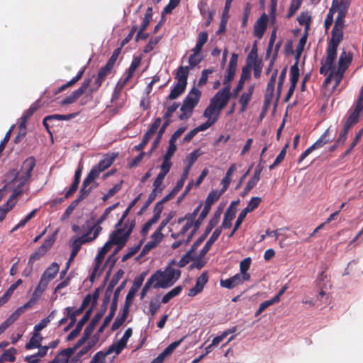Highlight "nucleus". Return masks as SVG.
Masks as SVG:
<instances>
[{
	"label": "nucleus",
	"mask_w": 363,
	"mask_h": 363,
	"mask_svg": "<svg viewBox=\"0 0 363 363\" xmlns=\"http://www.w3.org/2000/svg\"><path fill=\"white\" fill-rule=\"evenodd\" d=\"M36 165V160L34 157L31 156L28 157L22 164L21 169L19 172H17L16 169H11L9 171L8 177L13 176V178L11 181V182H14L17 180L20 181V183L17 185V186L13 189L12 194L8 201H9V203L11 204L13 200L17 197L21 196L23 193V187L27 181H28L32 175V172L34 167Z\"/></svg>",
	"instance_id": "f257e3e1"
},
{
	"label": "nucleus",
	"mask_w": 363,
	"mask_h": 363,
	"mask_svg": "<svg viewBox=\"0 0 363 363\" xmlns=\"http://www.w3.org/2000/svg\"><path fill=\"white\" fill-rule=\"evenodd\" d=\"M176 263L175 260H172L164 271L158 269L151 275L149 280L152 282L155 289H167L172 286L179 279L181 271L171 267V265Z\"/></svg>",
	"instance_id": "f03ea898"
},
{
	"label": "nucleus",
	"mask_w": 363,
	"mask_h": 363,
	"mask_svg": "<svg viewBox=\"0 0 363 363\" xmlns=\"http://www.w3.org/2000/svg\"><path fill=\"white\" fill-rule=\"evenodd\" d=\"M118 154L114 152H108L105 154L103 159L91 168L86 178L84 179L82 183L84 184V186H88L94 182V180H96L102 172L105 171L113 164Z\"/></svg>",
	"instance_id": "7ed1b4c3"
},
{
	"label": "nucleus",
	"mask_w": 363,
	"mask_h": 363,
	"mask_svg": "<svg viewBox=\"0 0 363 363\" xmlns=\"http://www.w3.org/2000/svg\"><path fill=\"white\" fill-rule=\"evenodd\" d=\"M201 92L197 88L193 87L187 96L183 100L180 108L182 113L179 116L181 121L190 118L192 115L194 108L197 106L200 101Z\"/></svg>",
	"instance_id": "20e7f679"
},
{
	"label": "nucleus",
	"mask_w": 363,
	"mask_h": 363,
	"mask_svg": "<svg viewBox=\"0 0 363 363\" xmlns=\"http://www.w3.org/2000/svg\"><path fill=\"white\" fill-rule=\"evenodd\" d=\"M135 225V220H132L130 223L127 221L124 224V228H118L112 232L110 235V239L107 242H110L111 247L113 244L125 245Z\"/></svg>",
	"instance_id": "39448f33"
},
{
	"label": "nucleus",
	"mask_w": 363,
	"mask_h": 363,
	"mask_svg": "<svg viewBox=\"0 0 363 363\" xmlns=\"http://www.w3.org/2000/svg\"><path fill=\"white\" fill-rule=\"evenodd\" d=\"M230 84L225 86L221 90H219L211 99L210 103L217 108V117L219 118L222 110L227 106L230 96Z\"/></svg>",
	"instance_id": "423d86ee"
},
{
	"label": "nucleus",
	"mask_w": 363,
	"mask_h": 363,
	"mask_svg": "<svg viewBox=\"0 0 363 363\" xmlns=\"http://www.w3.org/2000/svg\"><path fill=\"white\" fill-rule=\"evenodd\" d=\"M56 235L57 232L50 235L47 239L44 240L43 243L33 254L30 255L28 259L30 264H34L35 261L40 259L47 253V252L54 245L56 239Z\"/></svg>",
	"instance_id": "0eeeda50"
},
{
	"label": "nucleus",
	"mask_w": 363,
	"mask_h": 363,
	"mask_svg": "<svg viewBox=\"0 0 363 363\" xmlns=\"http://www.w3.org/2000/svg\"><path fill=\"white\" fill-rule=\"evenodd\" d=\"M330 130L327 129L320 138L314 143L312 145L308 147L300 156L298 159V163H301L309 154H311L314 150L322 147L324 145L329 143L333 140V138L329 137Z\"/></svg>",
	"instance_id": "6e6552de"
},
{
	"label": "nucleus",
	"mask_w": 363,
	"mask_h": 363,
	"mask_svg": "<svg viewBox=\"0 0 363 363\" xmlns=\"http://www.w3.org/2000/svg\"><path fill=\"white\" fill-rule=\"evenodd\" d=\"M120 205V202H117L112 206L108 207L104 213L100 216L97 221L91 227L88 228L87 232L91 234L93 232L92 239H96L102 230L101 224L107 218L108 214Z\"/></svg>",
	"instance_id": "1a4fd4ad"
},
{
	"label": "nucleus",
	"mask_w": 363,
	"mask_h": 363,
	"mask_svg": "<svg viewBox=\"0 0 363 363\" xmlns=\"http://www.w3.org/2000/svg\"><path fill=\"white\" fill-rule=\"evenodd\" d=\"M86 186H82L79 190V193L77 195V197L75 200H74L69 206L65 209L64 213L62 216V220H65L72 214L74 208L78 206V204L83 201L91 191V188L86 189Z\"/></svg>",
	"instance_id": "9d476101"
},
{
	"label": "nucleus",
	"mask_w": 363,
	"mask_h": 363,
	"mask_svg": "<svg viewBox=\"0 0 363 363\" xmlns=\"http://www.w3.org/2000/svg\"><path fill=\"white\" fill-rule=\"evenodd\" d=\"M91 78H86L84 80L79 88L74 90L69 96L65 97L61 102L62 106H66L74 103L89 88L91 82Z\"/></svg>",
	"instance_id": "9b49d317"
},
{
	"label": "nucleus",
	"mask_w": 363,
	"mask_h": 363,
	"mask_svg": "<svg viewBox=\"0 0 363 363\" xmlns=\"http://www.w3.org/2000/svg\"><path fill=\"white\" fill-rule=\"evenodd\" d=\"M89 233L86 232L85 234L82 235L81 237L77 238L72 243V250L70 255V257L67 262V266H69V263L72 260L77 256L78 252L79 251L82 245L93 241L94 239H92V237L89 236ZM68 267H67V268Z\"/></svg>",
	"instance_id": "f8f14e48"
},
{
	"label": "nucleus",
	"mask_w": 363,
	"mask_h": 363,
	"mask_svg": "<svg viewBox=\"0 0 363 363\" xmlns=\"http://www.w3.org/2000/svg\"><path fill=\"white\" fill-rule=\"evenodd\" d=\"M112 69L113 67L106 64L99 70L94 85L89 89V91L91 93L96 91L99 89V87L102 85V83L106 79V78L111 74Z\"/></svg>",
	"instance_id": "ddd939ff"
},
{
	"label": "nucleus",
	"mask_w": 363,
	"mask_h": 363,
	"mask_svg": "<svg viewBox=\"0 0 363 363\" xmlns=\"http://www.w3.org/2000/svg\"><path fill=\"white\" fill-rule=\"evenodd\" d=\"M238 60V55L233 53L227 68V73L225 75L223 79V84L225 86L230 84V82L234 79L237 68Z\"/></svg>",
	"instance_id": "4468645a"
},
{
	"label": "nucleus",
	"mask_w": 363,
	"mask_h": 363,
	"mask_svg": "<svg viewBox=\"0 0 363 363\" xmlns=\"http://www.w3.org/2000/svg\"><path fill=\"white\" fill-rule=\"evenodd\" d=\"M208 281V275L206 272H203L196 279V284L194 287L190 289L188 292V296L194 297L198 294L201 293L205 285Z\"/></svg>",
	"instance_id": "2eb2a0df"
},
{
	"label": "nucleus",
	"mask_w": 363,
	"mask_h": 363,
	"mask_svg": "<svg viewBox=\"0 0 363 363\" xmlns=\"http://www.w3.org/2000/svg\"><path fill=\"white\" fill-rule=\"evenodd\" d=\"M92 313V308H89L86 312L83 317L78 321L75 328L67 335V340L71 341L74 340L81 332L84 324L90 318Z\"/></svg>",
	"instance_id": "dca6fc26"
},
{
	"label": "nucleus",
	"mask_w": 363,
	"mask_h": 363,
	"mask_svg": "<svg viewBox=\"0 0 363 363\" xmlns=\"http://www.w3.org/2000/svg\"><path fill=\"white\" fill-rule=\"evenodd\" d=\"M238 203L239 200L233 201L231 203L226 212L225 213L222 225L220 228L228 229L231 227L232 220L235 218L236 213V209L233 208V206L238 204Z\"/></svg>",
	"instance_id": "f3484780"
},
{
	"label": "nucleus",
	"mask_w": 363,
	"mask_h": 363,
	"mask_svg": "<svg viewBox=\"0 0 363 363\" xmlns=\"http://www.w3.org/2000/svg\"><path fill=\"white\" fill-rule=\"evenodd\" d=\"M267 15L264 13L256 21L254 26V35L257 38H262L267 26Z\"/></svg>",
	"instance_id": "a211bd4d"
},
{
	"label": "nucleus",
	"mask_w": 363,
	"mask_h": 363,
	"mask_svg": "<svg viewBox=\"0 0 363 363\" xmlns=\"http://www.w3.org/2000/svg\"><path fill=\"white\" fill-rule=\"evenodd\" d=\"M106 311H104L103 310L101 312H97L94 316L92 318L90 323L88 324V325L85 328L84 331L83 333V336L85 337L86 339H89L91 335L93 333L96 325L101 320V318L103 317L104 313Z\"/></svg>",
	"instance_id": "6ab92c4d"
},
{
	"label": "nucleus",
	"mask_w": 363,
	"mask_h": 363,
	"mask_svg": "<svg viewBox=\"0 0 363 363\" xmlns=\"http://www.w3.org/2000/svg\"><path fill=\"white\" fill-rule=\"evenodd\" d=\"M145 275H146L145 273H143L140 276L135 278V279L133 281V286L130 289V290L126 296L125 300H127V302L131 301V300L134 298L135 294L139 290V289L141 287V286L144 281Z\"/></svg>",
	"instance_id": "aec40b11"
},
{
	"label": "nucleus",
	"mask_w": 363,
	"mask_h": 363,
	"mask_svg": "<svg viewBox=\"0 0 363 363\" xmlns=\"http://www.w3.org/2000/svg\"><path fill=\"white\" fill-rule=\"evenodd\" d=\"M222 230L221 228H217L209 239L206 242L205 245L203 247L202 250L200 252V256L203 257L205 256L207 252L210 250L212 245L218 240V237L221 234Z\"/></svg>",
	"instance_id": "412c9836"
},
{
	"label": "nucleus",
	"mask_w": 363,
	"mask_h": 363,
	"mask_svg": "<svg viewBox=\"0 0 363 363\" xmlns=\"http://www.w3.org/2000/svg\"><path fill=\"white\" fill-rule=\"evenodd\" d=\"M352 60V53L343 50L338 60V69L346 71Z\"/></svg>",
	"instance_id": "4be33fe9"
},
{
	"label": "nucleus",
	"mask_w": 363,
	"mask_h": 363,
	"mask_svg": "<svg viewBox=\"0 0 363 363\" xmlns=\"http://www.w3.org/2000/svg\"><path fill=\"white\" fill-rule=\"evenodd\" d=\"M85 69H86L85 67H82L81 69L78 72L77 74L74 77H73L71 80L67 82L66 84L60 86L58 89L53 91V94L57 95L59 93L65 91L67 88L74 86L82 77V76L84 73Z\"/></svg>",
	"instance_id": "5701e85b"
},
{
	"label": "nucleus",
	"mask_w": 363,
	"mask_h": 363,
	"mask_svg": "<svg viewBox=\"0 0 363 363\" xmlns=\"http://www.w3.org/2000/svg\"><path fill=\"white\" fill-rule=\"evenodd\" d=\"M255 86L251 85L247 92L242 94L239 99V103L241 105L240 112L243 113L247 110L249 102L252 99V96L254 91Z\"/></svg>",
	"instance_id": "b1692460"
},
{
	"label": "nucleus",
	"mask_w": 363,
	"mask_h": 363,
	"mask_svg": "<svg viewBox=\"0 0 363 363\" xmlns=\"http://www.w3.org/2000/svg\"><path fill=\"white\" fill-rule=\"evenodd\" d=\"M162 120L160 117L155 118L154 119L153 123L151 124L150 128L146 131L143 137V140L144 143L147 144L151 139V138L156 133L157 130L160 127L161 124Z\"/></svg>",
	"instance_id": "393cba45"
},
{
	"label": "nucleus",
	"mask_w": 363,
	"mask_h": 363,
	"mask_svg": "<svg viewBox=\"0 0 363 363\" xmlns=\"http://www.w3.org/2000/svg\"><path fill=\"white\" fill-rule=\"evenodd\" d=\"M126 347L125 342H123L121 340L114 342L111 344L106 350L104 351L106 354L108 356L112 353H115L116 355H118L123 349Z\"/></svg>",
	"instance_id": "a878e982"
},
{
	"label": "nucleus",
	"mask_w": 363,
	"mask_h": 363,
	"mask_svg": "<svg viewBox=\"0 0 363 363\" xmlns=\"http://www.w3.org/2000/svg\"><path fill=\"white\" fill-rule=\"evenodd\" d=\"M186 87V84L177 82L174 86L171 89L169 94L167 96V99L174 100L178 98L180 95H182Z\"/></svg>",
	"instance_id": "bb28decb"
},
{
	"label": "nucleus",
	"mask_w": 363,
	"mask_h": 363,
	"mask_svg": "<svg viewBox=\"0 0 363 363\" xmlns=\"http://www.w3.org/2000/svg\"><path fill=\"white\" fill-rule=\"evenodd\" d=\"M189 67L188 66H180L177 69V74H176V79H177L178 82L187 85V79L189 73Z\"/></svg>",
	"instance_id": "cd10ccee"
},
{
	"label": "nucleus",
	"mask_w": 363,
	"mask_h": 363,
	"mask_svg": "<svg viewBox=\"0 0 363 363\" xmlns=\"http://www.w3.org/2000/svg\"><path fill=\"white\" fill-rule=\"evenodd\" d=\"M220 286L223 288L232 289L240 284L239 274H236L230 278L220 281Z\"/></svg>",
	"instance_id": "c85d7f7f"
},
{
	"label": "nucleus",
	"mask_w": 363,
	"mask_h": 363,
	"mask_svg": "<svg viewBox=\"0 0 363 363\" xmlns=\"http://www.w3.org/2000/svg\"><path fill=\"white\" fill-rule=\"evenodd\" d=\"M297 21L301 26H305L304 32L306 33L310 29V24L311 22V16L308 11L302 12L297 18Z\"/></svg>",
	"instance_id": "c756f323"
},
{
	"label": "nucleus",
	"mask_w": 363,
	"mask_h": 363,
	"mask_svg": "<svg viewBox=\"0 0 363 363\" xmlns=\"http://www.w3.org/2000/svg\"><path fill=\"white\" fill-rule=\"evenodd\" d=\"M167 122L163 123L160 128L159 129V131L157 132V135L156 138L154 140V141L152 143V147L150 150L149 154L151 155V153L155 151V150L158 147L161 139L162 138L163 134L164 133L167 128Z\"/></svg>",
	"instance_id": "7c9ffc66"
},
{
	"label": "nucleus",
	"mask_w": 363,
	"mask_h": 363,
	"mask_svg": "<svg viewBox=\"0 0 363 363\" xmlns=\"http://www.w3.org/2000/svg\"><path fill=\"white\" fill-rule=\"evenodd\" d=\"M116 286V284H115L114 283H113L112 281H110V282L106 289L105 294H104L103 301H102V306H104V308L103 309L104 311H106L107 309V306L110 302L113 290Z\"/></svg>",
	"instance_id": "2f4dec72"
},
{
	"label": "nucleus",
	"mask_w": 363,
	"mask_h": 363,
	"mask_svg": "<svg viewBox=\"0 0 363 363\" xmlns=\"http://www.w3.org/2000/svg\"><path fill=\"white\" fill-rule=\"evenodd\" d=\"M331 35L328 44L338 46L343 39V30L333 28Z\"/></svg>",
	"instance_id": "473e14b6"
},
{
	"label": "nucleus",
	"mask_w": 363,
	"mask_h": 363,
	"mask_svg": "<svg viewBox=\"0 0 363 363\" xmlns=\"http://www.w3.org/2000/svg\"><path fill=\"white\" fill-rule=\"evenodd\" d=\"M337 2V0H333L332 6L329 9V11L326 16V18L324 21V27L325 30H328L333 24V16L336 12V9L335 8V4Z\"/></svg>",
	"instance_id": "72a5a7b5"
},
{
	"label": "nucleus",
	"mask_w": 363,
	"mask_h": 363,
	"mask_svg": "<svg viewBox=\"0 0 363 363\" xmlns=\"http://www.w3.org/2000/svg\"><path fill=\"white\" fill-rule=\"evenodd\" d=\"M60 266L56 262H52L43 273L44 277L52 280L59 272Z\"/></svg>",
	"instance_id": "f704fd0d"
},
{
	"label": "nucleus",
	"mask_w": 363,
	"mask_h": 363,
	"mask_svg": "<svg viewBox=\"0 0 363 363\" xmlns=\"http://www.w3.org/2000/svg\"><path fill=\"white\" fill-rule=\"evenodd\" d=\"M43 337L39 333H35L33 336L30 339L29 342L26 343L25 347L26 350H30L33 348L40 347V342Z\"/></svg>",
	"instance_id": "c9c22d12"
},
{
	"label": "nucleus",
	"mask_w": 363,
	"mask_h": 363,
	"mask_svg": "<svg viewBox=\"0 0 363 363\" xmlns=\"http://www.w3.org/2000/svg\"><path fill=\"white\" fill-rule=\"evenodd\" d=\"M182 291V286H177L167 292L162 298V303H167L172 298L180 294Z\"/></svg>",
	"instance_id": "e433bc0d"
},
{
	"label": "nucleus",
	"mask_w": 363,
	"mask_h": 363,
	"mask_svg": "<svg viewBox=\"0 0 363 363\" xmlns=\"http://www.w3.org/2000/svg\"><path fill=\"white\" fill-rule=\"evenodd\" d=\"M200 156L199 150H195L189 154L186 157V167L184 169L190 171L193 164L195 163L198 157Z\"/></svg>",
	"instance_id": "4c0bfd02"
},
{
	"label": "nucleus",
	"mask_w": 363,
	"mask_h": 363,
	"mask_svg": "<svg viewBox=\"0 0 363 363\" xmlns=\"http://www.w3.org/2000/svg\"><path fill=\"white\" fill-rule=\"evenodd\" d=\"M179 106V104L178 103H174L172 105L167 107V111L163 116V118L164 120V123L167 122V126H169L172 123L170 118L172 116V114L178 108Z\"/></svg>",
	"instance_id": "58836bf2"
},
{
	"label": "nucleus",
	"mask_w": 363,
	"mask_h": 363,
	"mask_svg": "<svg viewBox=\"0 0 363 363\" xmlns=\"http://www.w3.org/2000/svg\"><path fill=\"white\" fill-rule=\"evenodd\" d=\"M16 353V350L14 347H11L7 350H5L1 355L0 356L1 359L4 362H13L16 360L15 354Z\"/></svg>",
	"instance_id": "ea45409f"
},
{
	"label": "nucleus",
	"mask_w": 363,
	"mask_h": 363,
	"mask_svg": "<svg viewBox=\"0 0 363 363\" xmlns=\"http://www.w3.org/2000/svg\"><path fill=\"white\" fill-rule=\"evenodd\" d=\"M261 202L262 199L260 197H252L248 202L247 206L243 210H245V212H247V213L252 212L259 206Z\"/></svg>",
	"instance_id": "a19ab883"
},
{
	"label": "nucleus",
	"mask_w": 363,
	"mask_h": 363,
	"mask_svg": "<svg viewBox=\"0 0 363 363\" xmlns=\"http://www.w3.org/2000/svg\"><path fill=\"white\" fill-rule=\"evenodd\" d=\"M223 194L220 191H211L205 201V204L212 206V205L217 201Z\"/></svg>",
	"instance_id": "79ce46f5"
},
{
	"label": "nucleus",
	"mask_w": 363,
	"mask_h": 363,
	"mask_svg": "<svg viewBox=\"0 0 363 363\" xmlns=\"http://www.w3.org/2000/svg\"><path fill=\"white\" fill-rule=\"evenodd\" d=\"M43 294V291L39 289L38 288H35L34 291L33 292L28 302H26L27 305L30 306V308H33V306L38 301Z\"/></svg>",
	"instance_id": "37998d69"
},
{
	"label": "nucleus",
	"mask_w": 363,
	"mask_h": 363,
	"mask_svg": "<svg viewBox=\"0 0 363 363\" xmlns=\"http://www.w3.org/2000/svg\"><path fill=\"white\" fill-rule=\"evenodd\" d=\"M161 303L158 299L152 298L150 301L149 303V311L148 312H145L147 314H150L152 317H153L157 311L161 307Z\"/></svg>",
	"instance_id": "c03bdc74"
},
{
	"label": "nucleus",
	"mask_w": 363,
	"mask_h": 363,
	"mask_svg": "<svg viewBox=\"0 0 363 363\" xmlns=\"http://www.w3.org/2000/svg\"><path fill=\"white\" fill-rule=\"evenodd\" d=\"M110 242H106L104 246L101 248L99 250L98 255L96 257V262L97 264H101L102 260L104 259L106 254L111 249Z\"/></svg>",
	"instance_id": "a18cd8bd"
},
{
	"label": "nucleus",
	"mask_w": 363,
	"mask_h": 363,
	"mask_svg": "<svg viewBox=\"0 0 363 363\" xmlns=\"http://www.w3.org/2000/svg\"><path fill=\"white\" fill-rule=\"evenodd\" d=\"M184 338H185V337H183L182 338H181L178 341L173 342L172 343L169 345L167 346V347H166L164 350V351L162 352V354L165 357H167L168 356L171 355L172 353L174 352V350L183 342Z\"/></svg>",
	"instance_id": "49530a36"
},
{
	"label": "nucleus",
	"mask_w": 363,
	"mask_h": 363,
	"mask_svg": "<svg viewBox=\"0 0 363 363\" xmlns=\"http://www.w3.org/2000/svg\"><path fill=\"white\" fill-rule=\"evenodd\" d=\"M277 303V298H272L269 300H267L259 304V308L255 313V316L257 317L264 311H265L269 306Z\"/></svg>",
	"instance_id": "de8ad7c7"
},
{
	"label": "nucleus",
	"mask_w": 363,
	"mask_h": 363,
	"mask_svg": "<svg viewBox=\"0 0 363 363\" xmlns=\"http://www.w3.org/2000/svg\"><path fill=\"white\" fill-rule=\"evenodd\" d=\"M299 69L296 65H293L290 68V82L291 84L296 85L299 78Z\"/></svg>",
	"instance_id": "09e8293b"
},
{
	"label": "nucleus",
	"mask_w": 363,
	"mask_h": 363,
	"mask_svg": "<svg viewBox=\"0 0 363 363\" xmlns=\"http://www.w3.org/2000/svg\"><path fill=\"white\" fill-rule=\"evenodd\" d=\"M217 114V108L215 107L212 104H209L207 108L205 109L203 116L208 118V120L213 119Z\"/></svg>",
	"instance_id": "8fccbe9b"
},
{
	"label": "nucleus",
	"mask_w": 363,
	"mask_h": 363,
	"mask_svg": "<svg viewBox=\"0 0 363 363\" xmlns=\"http://www.w3.org/2000/svg\"><path fill=\"white\" fill-rule=\"evenodd\" d=\"M277 69L274 70L273 74H272L267 86V94L273 95L275 83L277 80Z\"/></svg>",
	"instance_id": "3c124183"
},
{
	"label": "nucleus",
	"mask_w": 363,
	"mask_h": 363,
	"mask_svg": "<svg viewBox=\"0 0 363 363\" xmlns=\"http://www.w3.org/2000/svg\"><path fill=\"white\" fill-rule=\"evenodd\" d=\"M76 115L77 113H71L67 115L53 114L47 116L46 119H50V121H52L53 120L68 121L74 118Z\"/></svg>",
	"instance_id": "603ef678"
},
{
	"label": "nucleus",
	"mask_w": 363,
	"mask_h": 363,
	"mask_svg": "<svg viewBox=\"0 0 363 363\" xmlns=\"http://www.w3.org/2000/svg\"><path fill=\"white\" fill-rule=\"evenodd\" d=\"M141 62V58L140 57H134L130 67L126 70L125 74H128L131 76H133L134 72H135L136 69L139 67Z\"/></svg>",
	"instance_id": "864d4df0"
},
{
	"label": "nucleus",
	"mask_w": 363,
	"mask_h": 363,
	"mask_svg": "<svg viewBox=\"0 0 363 363\" xmlns=\"http://www.w3.org/2000/svg\"><path fill=\"white\" fill-rule=\"evenodd\" d=\"M161 38L160 37H155L152 38L148 43L145 46L143 52L145 53H149L152 50H154L155 47L158 44Z\"/></svg>",
	"instance_id": "5fc2aeb1"
},
{
	"label": "nucleus",
	"mask_w": 363,
	"mask_h": 363,
	"mask_svg": "<svg viewBox=\"0 0 363 363\" xmlns=\"http://www.w3.org/2000/svg\"><path fill=\"white\" fill-rule=\"evenodd\" d=\"M106 357L104 351H99L93 356L89 363H106Z\"/></svg>",
	"instance_id": "6e6d98bb"
},
{
	"label": "nucleus",
	"mask_w": 363,
	"mask_h": 363,
	"mask_svg": "<svg viewBox=\"0 0 363 363\" xmlns=\"http://www.w3.org/2000/svg\"><path fill=\"white\" fill-rule=\"evenodd\" d=\"M115 313H116V311H111V310L109 311L108 315L106 316L102 325L99 328V333H101L104 332V329L106 328V326L110 323V322L113 319V316L115 315Z\"/></svg>",
	"instance_id": "4d7b16f0"
},
{
	"label": "nucleus",
	"mask_w": 363,
	"mask_h": 363,
	"mask_svg": "<svg viewBox=\"0 0 363 363\" xmlns=\"http://www.w3.org/2000/svg\"><path fill=\"white\" fill-rule=\"evenodd\" d=\"M218 119V117L216 116L213 119L207 120L205 123L201 124L200 125L196 128V130L199 132L204 131L207 130L209 127L214 125Z\"/></svg>",
	"instance_id": "13d9d810"
},
{
	"label": "nucleus",
	"mask_w": 363,
	"mask_h": 363,
	"mask_svg": "<svg viewBox=\"0 0 363 363\" xmlns=\"http://www.w3.org/2000/svg\"><path fill=\"white\" fill-rule=\"evenodd\" d=\"M15 203L10 204L9 201H7L3 207H0V223L4 220L6 213L12 209Z\"/></svg>",
	"instance_id": "bf43d9fd"
},
{
	"label": "nucleus",
	"mask_w": 363,
	"mask_h": 363,
	"mask_svg": "<svg viewBox=\"0 0 363 363\" xmlns=\"http://www.w3.org/2000/svg\"><path fill=\"white\" fill-rule=\"evenodd\" d=\"M302 0H292L288 11V16H292L300 8Z\"/></svg>",
	"instance_id": "052dcab7"
},
{
	"label": "nucleus",
	"mask_w": 363,
	"mask_h": 363,
	"mask_svg": "<svg viewBox=\"0 0 363 363\" xmlns=\"http://www.w3.org/2000/svg\"><path fill=\"white\" fill-rule=\"evenodd\" d=\"M202 220H200L199 219H196V220L193 221V230L191 231V233L189 234L187 238H186V242H190V241L192 240L193 237L196 234V231L200 228L201 225L202 224Z\"/></svg>",
	"instance_id": "680f3d73"
},
{
	"label": "nucleus",
	"mask_w": 363,
	"mask_h": 363,
	"mask_svg": "<svg viewBox=\"0 0 363 363\" xmlns=\"http://www.w3.org/2000/svg\"><path fill=\"white\" fill-rule=\"evenodd\" d=\"M251 9H252L251 4L250 2H247L245 6L243 16H242V27H243V28L247 26V21H248V18H249V16L250 14Z\"/></svg>",
	"instance_id": "e2e57ef3"
},
{
	"label": "nucleus",
	"mask_w": 363,
	"mask_h": 363,
	"mask_svg": "<svg viewBox=\"0 0 363 363\" xmlns=\"http://www.w3.org/2000/svg\"><path fill=\"white\" fill-rule=\"evenodd\" d=\"M171 167H172L171 160H166V159H163L162 163L160 166V172L159 174L165 177L169 172Z\"/></svg>",
	"instance_id": "0e129e2a"
},
{
	"label": "nucleus",
	"mask_w": 363,
	"mask_h": 363,
	"mask_svg": "<svg viewBox=\"0 0 363 363\" xmlns=\"http://www.w3.org/2000/svg\"><path fill=\"white\" fill-rule=\"evenodd\" d=\"M214 72L213 69H205L201 72V78L199 80L198 85L203 86L205 85L208 82V76L209 74H211Z\"/></svg>",
	"instance_id": "69168bd1"
},
{
	"label": "nucleus",
	"mask_w": 363,
	"mask_h": 363,
	"mask_svg": "<svg viewBox=\"0 0 363 363\" xmlns=\"http://www.w3.org/2000/svg\"><path fill=\"white\" fill-rule=\"evenodd\" d=\"M176 150H177V146H176L175 143L169 140V147H168V149H167L166 153L163 156V159H166V160H171V158L174 155Z\"/></svg>",
	"instance_id": "338daca9"
},
{
	"label": "nucleus",
	"mask_w": 363,
	"mask_h": 363,
	"mask_svg": "<svg viewBox=\"0 0 363 363\" xmlns=\"http://www.w3.org/2000/svg\"><path fill=\"white\" fill-rule=\"evenodd\" d=\"M122 48L123 47H120V48H116L113 52L112 53L111 57L109 58V60H108V62H106V64L108 65V66H111V67L113 68V66L119 56V55L121 54V50H122Z\"/></svg>",
	"instance_id": "774afa93"
}]
</instances>
